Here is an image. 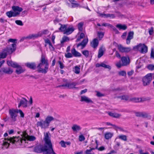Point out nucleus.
<instances>
[{
    "label": "nucleus",
    "instance_id": "obj_1",
    "mask_svg": "<svg viewBox=\"0 0 154 154\" xmlns=\"http://www.w3.org/2000/svg\"><path fill=\"white\" fill-rule=\"evenodd\" d=\"M22 137L15 138L14 139L11 138L6 139H5L3 141L2 148L3 149H7L9 147L10 143L12 142L13 143H16V145H20L22 146V147H24L26 146L27 144L28 143L29 141H33L36 139V138L34 136H29L26 132L23 133Z\"/></svg>",
    "mask_w": 154,
    "mask_h": 154
},
{
    "label": "nucleus",
    "instance_id": "obj_2",
    "mask_svg": "<svg viewBox=\"0 0 154 154\" xmlns=\"http://www.w3.org/2000/svg\"><path fill=\"white\" fill-rule=\"evenodd\" d=\"M49 132L44 133V140L45 142V146L44 147L40 146V149L36 151L37 152H44L43 154H56L52 148V145L51 143Z\"/></svg>",
    "mask_w": 154,
    "mask_h": 154
},
{
    "label": "nucleus",
    "instance_id": "obj_3",
    "mask_svg": "<svg viewBox=\"0 0 154 154\" xmlns=\"http://www.w3.org/2000/svg\"><path fill=\"white\" fill-rule=\"evenodd\" d=\"M54 120V118L53 116H48L45 117L44 121L42 120L37 122V125L38 127H40L42 128L45 129L48 128L51 122Z\"/></svg>",
    "mask_w": 154,
    "mask_h": 154
},
{
    "label": "nucleus",
    "instance_id": "obj_4",
    "mask_svg": "<svg viewBox=\"0 0 154 154\" xmlns=\"http://www.w3.org/2000/svg\"><path fill=\"white\" fill-rule=\"evenodd\" d=\"M48 68V60L45 57H42L41 60V63L37 66L38 70L39 72L43 73H46Z\"/></svg>",
    "mask_w": 154,
    "mask_h": 154
},
{
    "label": "nucleus",
    "instance_id": "obj_5",
    "mask_svg": "<svg viewBox=\"0 0 154 154\" xmlns=\"http://www.w3.org/2000/svg\"><path fill=\"white\" fill-rule=\"evenodd\" d=\"M59 30L60 32H63V34L66 35H69L74 31V29L72 26H68L66 25H61V26L59 28Z\"/></svg>",
    "mask_w": 154,
    "mask_h": 154
},
{
    "label": "nucleus",
    "instance_id": "obj_6",
    "mask_svg": "<svg viewBox=\"0 0 154 154\" xmlns=\"http://www.w3.org/2000/svg\"><path fill=\"white\" fill-rule=\"evenodd\" d=\"M48 33L49 31L48 30L45 29L40 31L37 34H30L26 37V38L30 39H34L43 35L48 34Z\"/></svg>",
    "mask_w": 154,
    "mask_h": 154
},
{
    "label": "nucleus",
    "instance_id": "obj_7",
    "mask_svg": "<svg viewBox=\"0 0 154 154\" xmlns=\"http://www.w3.org/2000/svg\"><path fill=\"white\" fill-rule=\"evenodd\" d=\"M133 49L136 51H138L142 53H145L147 52V47L144 44H140L135 46Z\"/></svg>",
    "mask_w": 154,
    "mask_h": 154
},
{
    "label": "nucleus",
    "instance_id": "obj_8",
    "mask_svg": "<svg viewBox=\"0 0 154 154\" xmlns=\"http://www.w3.org/2000/svg\"><path fill=\"white\" fill-rule=\"evenodd\" d=\"M153 74L149 73L144 76L143 79V84L144 86H146L149 84L152 80Z\"/></svg>",
    "mask_w": 154,
    "mask_h": 154
},
{
    "label": "nucleus",
    "instance_id": "obj_9",
    "mask_svg": "<svg viewBox=\"0 0 154 154\" xmlns=\"http://www.w3.org/2000/svg\"><path fill=\"white\" fill-rule=\"evenodd\" d=\"M118 48L119 51L122 53L128 52L130 51L131 49L130 47H125L121 45H119L118 46Z\"/></svg>",
    "mask_w": 154,
    "mask_h": 154
},
{
    "label": "nucleus",
    "instance_id": "obj_10",
    "mask_svg": "<svg viewBox=\"0 0 154 154\" xmlns=\"http://www.w3.org/2000/svg\"><path fill=\"white\" fill-rule=\"evenodd\" d=\"M12 9L17 16L19 15L23 11V9L21 7L17 6H12Z\"/></svg>",
    "mask_w": 154,
    "mask_h": 154
},
{
    "label": "nucleus",
    "instance_id": "obj_11",
    "mask_svg": "<svg viewBox=\"0 0 154 154\" xmlns=\"http://www.w3.org/2000/svg\"><path fill=\"white\" fill-rule=\"evenodd\" d=\"M16 47V44L12 43L11 45H9L5 49L8 51V54H11L15 50Z\"/></svg>",
    "mask_w": 154,
    "mask_h": 154
},
{
    "label": "nucleus",
    "instance_id": "obj_12",
    "mask_svg": "<svg viewBox=\"0 0 154 154\" xmlns=\"http://www.w3.org/2000/svg\"><path fill=\"white\" fill-rule=\"evenodd\" d=\"M18 110L14 109H11L9 110V114L11 118L14 120L15 121V118L17 116V113L18 112Z\"/></svg>",
    "mask_w": 154,
    "mask_h": 154
},
{
    "label": "nucleus",
    "instance_id": "obj_13",
    "mask_svg": "<svg viewBox=\"0 0 154 154\" xmlns=\"http://www.w3.org/2000/svg\"><path fill=\"white\" fill-rule=\"evenodd\" d=\"M121 60L123 66L127 65L130 63L129 58L128 57H122L121 58Z\"/></svg>",
    "mask_w": 154,
    "mask_h": 154
},
{
    "label": "nucleus",
    "instance_id": "obj_14",
    "mask_svg": "<svg viewBox=\"0 0 154 154\" xmlns=\"http://www.w3.org/2000/svg\"><path fill=\"white\" fill-rule=\"evenodd\" d=\"M134 32L132 31L129 32L126 38V43L129 44L130 43L131 40L133 38Z\"/></svg>",
    "mask_w": 154,
    "mask_h": 154
},
{
    "label": "nucleus",
    "instance_id": "obj_15",
    "mask_svg": "<svg viewBox=\"0 0 154 154\" xmlns=\"http://www.w3.org/2000/svg\"><path fill=\"white\" fill-rule=\"evenodd\" d=\"M96 146L95 148H91L90 149H86L85 152V154H95L94 153V152H92V150H94L95 149H97V141H96Z\"/></svg>",
    "mask_w": 154,
    "mask_h": 154
},
{
    "label": "nucleus",
    "instance_id": "obj_16",
    "mask_svg": "<svg viewBox=\"0 0 154 154\" xmlns=\"http://www.w3.org/2000/svg\"><path fill=\"white\" fill-rule=\"evenodd\" d=\"M71 52L72 53L73 56L75 57H79L81 56V54L76 51L74 48H73L71 49Z\"/></svg>",
    "mask_w": 154,
    "mask_h": 154
},
{
    "label": "nucleus",
    "instance_id": "obj_17",
    "mask_svg": "<svg viewBox=\"0 0 154 154\" xmlns=\"http://www.w3.org/2000/svg\"><path fill=\"white\" fill-rule=\"evenodd\" d=\"M21 106L23 107H26L27 106V101L26 99L23 98L21 100L18 107L19 108Z\"/></svg>",
    "mask_w": 154,
    "mask_h": 154
},
{
    "label": "nucleus",
    "instance_id": "obj_18",
    "mask_svg": "<svg viewBox=\"0 0 154 154\" xmlns=\"http://www.w3.org/2000/svg\"><path fill=\"white\" fill-rule=\"evenodd\" d=\"M81 101H85L87 103H92V100L87 97L85 96H82L81 97Z\"/></svg>",
    "mask_w": 154,
    "mask_h": 154
},
{
    "label": "nucleus",
    "instance_id": "obj_19",
    "mask_svg": "<svg viewBox=\"0 0 154 154\" xmlns=\"http://www.w3.org/2000/svg\"><path fill=\"white\" fill-rule=\"evenodd\" d=\"M116 27L119 30H125L127 29V26L125 24H119L116 25Z\"/></svg>",
    "mask_w": 154,
    "mask_h": 154
},
{
    "label": "nucleus",
    "instance_id": "obj_20",
    "mask_svg": "<svg viewBox=\"0 0 154 154\" xmlns=\"http://www.w3.org/2000/svg\"><path fill=\"white\" fill-rule=\"evenodd\" d=\"M98 44V41L97 38L94 39L91 43V46L94 48H96Z\"/></svg>",
    "mask_w": 154,
    "mask_h": 154
},
{
    "label": "nucleus",
    "instance_id": "obj_21",
    "mask_svg": "<svg viewBox=\"0 0 154 154\" xmlns=\"http://www.w3.org/2000/svg\"><path fill=\"white\" fill-rule=\"evenodd\" d=\"M108 113L110 116L115 118H119L121 116L120 114L115 112H108Z\"/></svg>",
    "mask_w": 154,
    "mask_h": 154
},
{
    "label": "nucleus",
    "instance_id": "obj_22",
    "mask_svg": "<svg viewBox=\"0 0 154 154\" xmlns=\"http://www.w3.org/2000/svg\"><path fill=\"white\" fill-rule=\"evenodd\" d=\"M7 64L8 66H11L14 68H16L18 66V64L17 63L11 61H8Z\"/></svg>",
    "mask_w": 154,
    "mask_h": 154
},
{
    "label": "nucleus",
    "instance_id": "obj_23",
    "mask_svg": "<svg viewBox=\"0 0 154 154\" xmlns=\"http://www.w3.org/2000/svg\"><path fill=\"white\" fill-rule=\"evenodd\" d=\"M6 15L9 18L17 17L13 10L12 11H8L6 13Z\"/></svg>",
    "mask_w": 154,
    "mask_h": 154
},
{
    "label": "nucleus",
    "instance_id": "obj_24",
    "mask_svg": "<svg viewBox=\"0 0 154 154\" xmlns=\"http://www.w3.org/2000/svg\"><path fill=\"white\" fill-rule=\"evenodd\" d=\"M72 129L74 131L77 132L80 130L81 128L80 126L75 124L73 125Z\"/></svg>",
    "mask_w": 154,
    "mask_h": 154
},
{
    "label": "nucleus",
    "instance_id": "obj_25",
    "mask_svg": "<svg viewBox=\"0 0 154 154\" xmlns=\"http://www.w3.org/2000/svg\"><path fill=\"white\" fill-rule=\"evenodd\" d=\"M88 41V39L87 38L85 39L80 44L78 45L77 46L79 47L80 45L82 46V48H83L86 45Z\"/></svg>",
    "mask_w": 154,
    "mask_h": 154
},
{
    "label": "nucleus",
    "instance_id": "obj_26",
    "mask_svg": "<svg viewBox=\"0 0 154 154\" xmlns=\"http://www.w3.org/2000/svg\"><path fill=\"white\" fill-rule=\"evenodd\" d=\"M100 16L104 18L109 17L112 18H114L115 17V16L114 14H101L100 15Z\"/></svg>",
    "mask_w": 154,
    "mask_h": 154
},
{
    "label": "nucleus",
    "instance_id": "obj_27",
    "mask_svg": "<svg viewBox=\"0 0 154 154\" xmlns=\"http://www.w3.org/2000/svg\"><path fill=\"white\" fill-rule=\"evenodd\" d=\"M113 134L112 133L106 132L105 134V138L106 140H108L111 138L113 136Z\"/></svg>",
    "mask_w": 154,
    "mask_h": 154
},
{
    "label": "nucleus",
    "instance_id": "obj_28",
    "mask_svg": "<svg viewBox=\"0 0 154 154\" xmlns=\"http://www.w3.org/2000/svg\"><path fill=\"white\" fill-rule=\"evenodd\" d=\"M8 53V51L6 49H5L3 51L0 53V58H5Z\"/></svg>",
    "mask_w": 154,
    "mask_h": 154
},
{
    "label": "nucleus",
    "instance_id": "obj_29",
    "mask_svg": "<svg viewBox=\"0 0 154 154\" xmlns=\"http://www.w3.org/2000/svg\"><path fill=\"white\" fill-rule=\"evenodd\" d=\"M17 69L16 70V72L17 74H20L21 73L23 72L24 71V69H23L21 67H20V66H19L18 65V66L17 67Z\"/></svg>",
    "mask_w": 154,
    "mask_h": 154
},
{
    "label": "nucleus",
    "instance_id": "obj_30",
    "mask_svg": "<svg viewBox=\"0 0 154 154\" xmlns=\"http://www.w3.org/2000/svg\"><path fill=\"white\" fill-rule=\"evenodd\" d=\"M26 66L31 69H34L36 67V65L34 63H27L26 64Z\"/></svg>",
    "mask_w": 154,
    "mask_h": 154
},
{
    "label": "nucleus",
    "instance_id": "obj_31",
    "mask_svg": "<svg viewBox=\"0 0 154 154\" xmlns=\"http://www.w3.org/2000/svg\"><path fill=\"white\" fill-rule=\"evenodd\" d=\"M69 39L68 37L66 36H63L61 41V43L62 44H63L65 42L69 41Z\"/></svg>",
    "mask_w": 154,
    "mask_h": 154
},
{
    "label": "nucleus",
    "instance_id": "obj_32",
    "mask_svg": "<svg viewBox=\"0 0 154 154\" xmlns=\"http://www.w3.org/2000/svg\"><path fill=\"white\" fill-rule=\"evenodd\" d=\"M72 4V8H75L79 6V5L76 3V1L73 0H69Z\"/></svg>",
    "mask_w": 154,
    "mask_h": 154
},
{
    "label": "nucleus",
    "instance_id": "obj_33",
    "mask_svg": "<svg viewBox=\"0 0 154 154\" xmlns=\"http://www.w3.org/2000/svg\"><path fill=\"white\" fill-rule=\"evenodd\" d=\"M76 85V83L75 82H72L70 83L67 84L66 85V86L68 87L69 88H73Z\"/></svg>",
    "mask_w": 154,
    "mask_h": 154
},
{
    "label": "nucleus",
    "instance_id": "obj_34",
    "mask_svg": "<svg viewBox=\"0 0 154 154\" xmlns=\"http://www.w3.org/2000/svg\"><path fill=\"white\" fill-rule=\"evenodd\" d=\"M104 33L102 32H97V36L99 40H100L103 37Z\"/></svg>",
    "mask_w": 154,
    "mask_h": 154
},
{
    "label": "nucleus",
    "instance_id": "obj_35",
    "mask_svg": "<svg viewBox=\"0 0 154 154\" xmlns=\"http://www.w3.org/2000/svg\"><path fill=\"white\" fill-rule=\"evenodd\" d=\"M73 71L75 73L77 74H78L80 72V68L79 66H75Z\"/></svg>",
    "mask_w": 154,
    "mask_h": 154
},
{
    "label": "nucleus",
    "instance_id": "obj_36",
    "mask_svg": "<svg viewBox=\"0 0 154 154\" xmlns=\"http://www.w3.org/2000/svg\"><path fill=\"white\" fill-rule=\"evenodd\" d=\"M103 54V50L102 48H101L100 49L99 52L98 57V58H100L102 57Z\"/></svg>",
    "mask_w": 154,
    "mask_h": 154
},
{
    "label": "nucleus",
    "instance_id": "obj_37",
    "mask_svg": "<svg viewBox=\"0 0 154 154\" xmlns=\"http://www.w3.org/2000/svg\"><path fill=\"white\" fill-rule=\"evenodd\" d=\"M3 71L7 73L8 74H11V73L13 72V70L10 68H8V69H5Z\"/></svg>",
    "mask_w": 154,
    "mask_h": 154
},
{
    "label": "nucleus",
    "instance_id": "obj_38",
    "mask_svg": "<svg viewBox=\"0 0 154 154\" xmlns=\"http://www.w3.org/2000/svg\"><path fill=\"white\" fill-rule=\"evenodd\" d=\"M65 54V57L67 58H70L72 57L73 55L72 53L69 52H66Z\"/></svg>",
    "mask_w": 154,
    "mask_h": 154
},
{
    "label": "nucleus",
    "instance_id": "obj_39",
    "mask_svg": "<svg viewBox=\"0 0 154 154\" xmlns=\"http://www.w3.org/2000/svg\"><path fill=\"white\" fill-rule=\"evenodd\" d=\"M118 137L124 141H126L127 140V137L125 135H120L118 136Z\"/></svg>",
    "mask_w": 154,
    "mask_h": 154
},
{
    "label": "nucleus",
    "instance_id": "obj_40",
    "mask_svg": "<svg viewBox=\"0 0 154 154\" xmlns=\"http://www.w3.org/2000/svg\"><path fill=\"white\" fill-rule=\"evenodd\" d=\"M82 54L86 57H88L89 54V51L87 50H84L82 51Z\"/></svg>",
    "mask_w": 154,
    "mask_h": 154
},
{
    "label": "nucleus",
    "instance_id": "obj_41",
    "mask_svg": "<svg viewBox=\"0 0 154 154\" xmlns=\"http://www.w3.org/2000/svg\"><path fill=\"white\" fill-rule=\"evenodd\" d=\"M102 67H103L105 68L108 69H111V66L108 65L106 64L103 63H102Z\"/></svg>",
    "mask_w": 154,
    "mask_h": 154
},
{
    "label": "nucleus",
    "instance_id": "obj_42",
    "mask_svg": "<svg viewBox=\"0 0 154 154\" xmlns=\"http://www.w3.org/2000/svg\"><path fill=\"white\" fill-rule=\"evenodd\" d=\"M83 25V23L82 22L78 24V28L79 31H82V30Z\"/></svg>",
    "mask_w": 154,
    "mask_h": 154
},
{
    "label": "nucleus",
    "instance_id": "obj_43",
    "mask_svg": "<svg viewBox=\"0 0 154 154\" xmlns=\"http://www.w3.org/2000/svg\"><path fill=\"white\" fill-rule=\"evenodd\" d=\"M102 26H110V27L113 28V29H116L114 27H113L111 25H110L109 24H108L107 23H103V24H102Z\"/></svg>",
    "mask_w": 154,
    "mask_h": 154
},
{
    "label": "nucleus",
    "instance_id": "obj_44",
    "mask_svg": "<svg viewBox=\"0 0 154 154\" xmlns=\"http://www.w3.org/2000/svg\"><path fill=\"white\" fill-rule=\"evenodd\" d=\"M149 116V115L147 113L144 112H142L141 113V116L144 118H147Z\"/></svg>",
    "mask_w": 154,
    "mask_h": 154
},
{
    "label": "nucleus",
    "instance_id": "obj_45",
    "mask_svg": "<svg viewBox=\"0 0 154 154\" xmlns=\"http://www.w3.org/2000/svg\"><path fill=\"white\" fill-rule=\"evenodd\" d=\"M15 22L18 25L22 26L23 25L22 21L20 20H16L15 21Z\"/></svg>",
    "mask_w": 154,
    "mask_h": 154
},
{
    "label": "nucleus",
    "instance_id": "obj_46",
    "mask_svg": "<svg viewBox=\"0 0 154 154\" xmlns=\"http://www.w3.org/2000/svg\"><path fill=\"white\" fill-rule=\"evenodd\" d=\"M45 42L46 43L45 45V46H46L47 45H50L51 44V43L50 42V41L49 39H45Z\"/></svg>",
    "mask_w": 154,
    "mask_h": 154
},
{
    "label": "nucleus",
    "instance_id": "obj_47",
    "mask_svg": "<svg viewBox=\"0 0 154 154\" xmlns=\"http://www.w3.org/2000/svg\"><path fill=\"white\" fill-rule=\"evenodd\" d=\"M119 74L120 75L124 76L126 75V72L124 71H120L119 72Z\"/></svg>",
    "mask_w": 154,
    "mask_h": 154
},
{
    "label": "nucleus",
    "instance_id": "obj_48",
    "mask_svg": "<svg viewBox=\"0 0 154 154\" xmlns=\"http://www.w3.org/2000/svg\"><path fill=\"white\" fill-rule=\"evenodd\" d=\"M147 68L149 70H153L154 69V65L151 64L149 65L148 66Z\"/></svg>",
    "mask_w": 154,
    "mask_h": 154
},
{
    "label": "nucleus",
    "instance_id": "obj_49",
    "mask_svg": "<svg viewBox=\"0 0 154 154\" xmlns=\"http://www.w3.org/2000/svg\"><path fill=\"white\" fill-rule=\"evenodd\" d=\"M60 143L62 147H66L65 142L64 141L62 140L60 142Z\"/></svg>",
    "mask_w": 154,
    "mask_h": 154
},
{
    "label": "nucleus",
    "instance_id": "obj_50",
    "mask_svg": "<svg viewBox=\"0 0 154 154\" xmlns=\"http://www.w3.org/2000/svg\"><path fill=\"white\" fill-rule=\"evenodd\" d=\"M106 125H108L112 126V127L114 128H118L115 125L112 124L109 122L106 123Z\"/></svg>",
    "mask_w": 154,
    "mask_h": 154
},
{
    "label": "nucleus",
    "instance_id": "obj_51",
    "mask_svg": "<svg viewBox=\"0 0 154 154\" xmlns=\"http://www.w3.org/2000/svg\"><path fill=\"white\" fill-rule=\"evenodd\" d=\"M85 140V138L83 135H80L79 136V140L80 141H84Z\"/></svg>",
    "mask_w": 154,
    "mask_h": 154
},
{
    "label": "nucleus",
    "instance_id": "obj_52",
    "mask_svg": "<svg viewBox=\"0 0 154 154\" xmlns=\"http://www.w3.org/2000/svg\"><path fill=\"white\" fill-rule=\"evenodd\" d=\"M127 35V33L126 32L123 33L121 36V37L123 39H125Z\"/></svg>",
    "mask_w": 154,
    "mask_h": 154
},
{
    "label": "nucleus",
    "instance_id": "obj_53",
    "mask_svg": "<svg viewBox=\"0 0 154 154\" xmlns=\"http://www.w3.org/2000/svg\"><path fill=\"white\" fill-rule=\"evenodd\" d=\"M18 112H19L21 117L23 118L24 117V114L23 112L21 110H19L18 111Z\"/></svg>",
    "mask_w": 154,
    "mask_h": 154
},
{
    "label": "nucleus",
    "instance_id": "obj_54",
    "mask_svg": "<svg viewBox=\"0 0 154 154\" xmlns=\"http://www.w3.org/2000/svg\"><path fill=\"white\" fill-rule=\"evenodd\" d=\"M16 41H17V40L15 39L11 38L8 40L9 42H10L13 43H14V44H16Z\"/></svg>",
    "mask_w": 154,
    "mask_h": 154
},
{
    "label": "nucleus",
    "instance_id": "obj_55",
    "mask_svg": "<svg viewBox=\"0 0 154 154\" xmlns=\"http://www.w3.org/2000/svg\"><path fill=\"white\" fill-rule=\"evenodd\" d=\"M58 63L60 65V69H62L64 67V66L63 63H61V62L60 61H58Z\"/></svg>",
    "mask_w": 154,
    "mask_h": 154
},
{
    "label": "nucleus",
    "instance_id": "obj_56",
    "mask_svg": "<svg viewBox=\"0 0 154 154\" xmlns=\"http://www.w3.org/2000/svg\"><path fill=\"white\" fill-rule=\"evenodd\" d=\"M116 66L118 68L121 67L122 65V64H121L120 62L117 63L116 64Z\"/></svg>",
    "mask_w": 154,
    "mask_h": 154
},
{
    "label": "nucleus",
    "instance_id": "obj_57",
    "mask_svg": "<svg viewBox=\"0 0 154 154\" xmlns=\"http://www.w3.org/2000/svg\"><path fill=\"white\" fill-rule=\"evenodd\" d=\"M139 152L140 154H149V153L147 152L143 153V150L141 149H140Z\"/></svg>",
    "mask_w": 154,
    "mask_h": 154
},
{
    "label": "nucleus",
    "instance_id": "obj_58",
    "mask_svg": "<svg viewBox=\"0 0 154 154\" xmlns=\"http://www.w3.org/2000/svg\"><path fill=\"white\" fill-rule=\"evenodd\" d=\"M97 96L98 97H101L104 96V95L99 92L97 91Z\"/></svg>",
    "mask_w": 154,
    "mask_h": 154
},
{
    "label": "nucleus",
    "instance_id": "obj_59",
    "mask_svg": "<svg viewBox=\"0 0 154 154\" xmlns=\"http://www.w3.org/2000/svg\"><path fill=\"white\" fill-rule=\"evenodd\" d=\"M97 149L99 151H102L105 149V148L103 146H101Z\"/></svg>",
    "mask_w": 154,
    "mask_h": 154
},
{
    "label": "nucleus",
    "instance_id": "obj_60",
    "mask_svg": "<svg viewBox=\"0 0 154 154\" xmlns=\"http://www.w3.org/2000/svg\"><path fill=\"white\" fill-rule=\"evenodd\" d=\"M141 113H142V112H136L135 113V115L137 116L141 117Z\"/></svg>",
    "mask_w": 154,
    "mask_h": 154
},
{
    "label": "nucleus",
    "instance_id": "obj_61",
    "mask_svg": "<svg viewBox=\"0 0 154 154\" xmlns=\"http://www.w3.org/2000/svg\"><path fill=\"white\" fill-rule=\"evenodd\" d=\"M121 98L122 99L127 100L128 99V97L127 96H123L121 97Z\"/></svg>",
    "mask_w": 154,
    "mask_h": 154
},
{
    "label": "nucleus",
    "instance_id": "obj_62",
    "mask_svg": "<svg viewBox=\"0 0 154 154\" xmlns=\"http://www.w3.org/2000/svg\"><path fill=\"white\" fill-rule=\"evenodd\" d=\"M49 48L51 51H53L54 50V48L53 47L51 44L50 45H49Z\"/></svg>",
    "mask_w": 154,
    "mask_h": 154
},
{
    "label": "nucleus",
    "instance_id": "obj_63",
    "mask_svg": "<svg viewBox=\"0 0 154 154\" xmlns=\"http://www.w3.org/2000/svg\"><path fill=\"white\" fill-rule=\"evenodd\" d=\"M151 57L152 58H154V51L152 49L151 53Z\"/></svg>",
    "mask_w": 154,
    "mask_h": 154
},
{
    "label": "nucleus",
    "instance_id": "obj_64",
    "mask_svg": "<svg viewBox=\"0 0 154 154\" xmlns=\"http://www.w3.org/2000/svg\"><path fill=\"white\" fill-rule=\"evenodd\" d=\"M83 151H81L80 152H75L74 154H83Z\"/></svg>",
    "mask_w": 154,
    "mask_h": 154
}]
</instances>
